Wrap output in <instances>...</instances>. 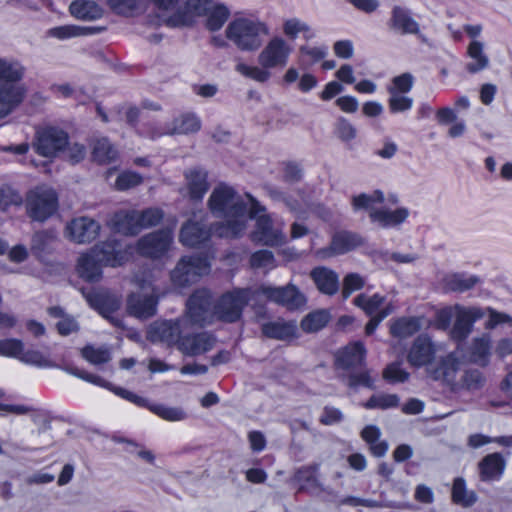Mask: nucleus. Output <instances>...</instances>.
<instances>
[{
  "instance_id": "obj_1",
  "label": "nucleus",
  "mask_w": 512,
  "mask_h": 512,
  "mask_svg": "<svg viewBox=\"0 0 512 512\" xmlns=\"http://www.w3.org/2000/svg\"><path fill=\"white\" fill-rule=\"evenodd\" d=\"M212 213L223 222L214 225L209 231L203 230L194 222V276L204 275L210 271L213 251L209 242L210 236L238 237L247 228L249 218L255 216L262 206L249 193L238 194L233 187L226 184L218 185L209 199Z\"/></svg>"
},
{
  "instance_id": "obj_2",
  "label": "nucleus",
  "mask_w": 512,
  "mask_h": 512,
  "mask_svg": "<svg viewBox=\"0 0 512 512\" xmlns=\"http://www.w3.org/2000/svg\"><path fill=\"white\" fill-rule=\"evenodd\" d=\"M254 294H256L255 291L251 289H234L223 294L213 304L207 289H194V325L209 324L215 319L225 322L237 321Z\"/></svg>"
},
{
  "instance_id": "obj_3",
  "label": "nucleus",
  "mask_w": 512,
  "mask_h": 512,
  "mask_svg": "<svg viewBox=\"0 0 512 512\" xmlns=\"http://www.w3.org/2000/svg\"><path fill=\"white\" fill-rule=\"evenodd\" d=\"M270 33L267 24L257 18L234 17L226 26L224 36L213 35L210 43L216 48H227L229 43L243 52H255Z\"/></svg>"
},
{
  "instance_id": "obj_4",
  "label": "nucleus",
  "mask_w": 512,
  "mask_h": 512,
  "mask_svg": "<svg viewBox=\"0 0 512 512\" xmlns=\"http://www.w3.org/2000/svg\"><path fill=\"white\" fill-rule=\"evenodd\" d=\"M146 337L152 343L176 346L183 354L192 355V295L186 300V312L182 316L151 323Z\"/></svg>"
},
{
  "instance_id": "obj_5",
  "label": "nucleus",
  "mask_w": 512,
  "mask_h": 512,
  "mask_svg": "<svg viewBox=\"0 0 512 512\" xmlns=\"http://www.w3.org/2000/svg\"><path fill=\"white\" fill-rule=\"evenodd\" d=\"M293 47L281 36L272 37L259 53V66L238 63L235 70L244 77L259 83H265L271 78L270 69L283 68L287 65Z\"/></svg>"
},
{
  "instance_id": "obj_6",
  "label": "nucleus",
  "mask_w": 512,
  "mask_h": 512,
  "mask_svg": "<svg viewBox=\"0 0 512 512\" xmlns=\"http://www.w3.org/2000/svg\"><path fill=\"white\" fill-rule=\"evenodd\" d=\"M58 206V195L48 186H37L26 194V213L33 221L45 222L57 212Z\"/></svg>"
},
{
  "instance_id": "obj_7",
  "label": "nucleus",
  "mask_w": 512,
  "mask_h": 512,
  "mask_svg": "<svg viewBox=\"0 0 512 512\" xmlns=\"http://www.w3.org/2000/svg\"><path fill=\"white\" fill-rule=\"evenodd\" d=\"M461 366L462 362L457 352H450L446 356L440 357L433 365H429L427 374L453 391L462 372Z\"/></svg>"
},
{
  "instance_id": "obj_8",
  "label": "nucleus",
  "mask_w": 512,
  "mask_h": 512,
  "mask_svg": "<svg viewBox=\"0 0 512 512\" xmlns=\"http://www.w3.org/2000/svg\"><path fill=\"white\" fill-rule=\"evenodd\" d=\"M230 14L229 7L217 0H194V17H202L210 32L219 31Z\"/></svg>"
},
{
  "instance_id": "obj_9",
  "label": "nucleus",
  "mask_w": 512,
  "mask_h": 512,
  "mask_svg": "<svg viewBox=\"0 0 512 512\" xmlns=\"http://www.w3.org/2000/svg\"><path fill=\"white\" fill-rule=\"evenodd\" d=\"M255 293L263 295L268 300L290 310L298 309L306 302L305 296L293 284H288L284 287L261 285Z\"/></svg>"
},
{
  "instance_id": "obj_10",
  "label": "nucleus",
  "mask_w": 512,
  "mask_h": 512,
  "mask_svg": "<svg viewBox=\"0 0 512 512\" xmlns=\"http://www.w3.org/2000/svg\"><path fill=\"white\" fill-rule=\"evenodd\" d=\"M68 145V134L58 128L48 127L37 132L34 148L44 157H55Z\"/></svg>"
},
{
  "instance_id": "obj_11",
  "label": "nucleus",
  "mask_w": 512,
  "mask_h": 512,
  "mask_svg": "<svg viewBox=\"0 0 512 512\" xmlns=\"http://www.w3.org/2000/svg\"><path fill=\"white\" fill-rule=\"evenodd\" d=\"M172 239L171 230H158L140 238L137 243V250L143 256L160 258L168 251Z\"/></svg>"
},
{
  "instance_id": "obj_12",
  "label": "nucleus",
  "mask_w": 512,
  "mask_h": 512,
  "mask_svg": "<svg viewBox=\"0 0 512 512\" xmlns=\"http://www.w3.org/2000/svg\"><path fill=\"white\" fill-rule=\"evenodd\" d=\"M264 212L265 208L262 206V210L249 218V220L255 219L256 221L255 230L251 234L252 240L263 245L281 244L284 240L282 228L274 227L271 218Z\"/></svg>"
},
{
  "instance_id": "obj_13",
  "label": "nucleus",
  "mask_w": 512,
  "mask_h": 512,
  "mask_svg": "<svg viewBox=\"0 0 512 512\" xmlns=\"http://www.w3.org/2000/svg\"><path fill=\"white\" fill-rule=\"evenodd\" d=\"M100 225L89 217H78L66 226L67 237L78 244L89 243L99 234Z\"/></svg>"
},
{
  "instance_id": "obj_14",
  "label": "nucleus",
  "mask_w": 512,
  "mask_h": 512,
  "mask_svg": "<svg viewBox=\"0 0 512 512\" xmlns=\"http://www.w3.org/2000/svg\"><path fill=\"white\" fill-rule=\"evenodd\" d=\"M436 351V347L431 339L426 335H420L410 347L407 359L410 365L414 367L426 366L427 368L429 365H433L434 362L432 360L435 357Z\"/></svg>"
},
{
  "instance_id": "obj_15",
  "label": "nucleus",
  "mask_w": 512,
  "mask_h": 512,
  "mask_svg": "<svg viewBox=\"0 0 512 512\" xmlns=\"http://www.w3.org/2000/svg\"><path fill=\"white\" fill-rule=\"evenodd\" d=\"M27 89L20 84H0V118L17 109L24 101Z\"/></svg>"
},
{
  "instance_id": "obj_16",
  "label": "nucleus",
  "mask_w": 512,
  "mask_h": 512,
  "mask_svg": "<svg viewBox=\"0 0 512 512\" xmlns=\"http://www.w3.org/2000/svg\"><path fill=\"white\" fill-rule=\"evenodd\" d=\"M90 253H92L104 266H120L128 258L127 252L124 251L115 240H109L96 245L90 250Z\"/></svg>"
},
{
  "instance_id": "obj_17",
  "label": "nucleus",
  "mask_w": 512,
  "mask_h": 512,
  "mask_svg": "<svg viewBox=\"0 0 512 512\" xmlns=\"http://www.w3.org/2000/svg\"><path fill=\"white\" fill-rule=\"evenodd\" d=\"M362 244L361 237L352 232L341 231L334 234L329 248L317 251L321 258L347 253Z\"/></svg>"
},
{
  "instance_id": "obj_18",
  "label": "nucleus",
  "mask_w": 512,
  "mask_h": 512,
  "mask_svg": "<svg viewBox=\"0 0 512 512\" xmlns=\"http://www.w3.org/2000/svg\"><path fill=\"white\" fill-rule=\"evenodd\" d=\"M88 301L103 317L110 320L117 327H123L122 320L112 316L121 305L118 297L107 293H95L88 296Z\"/></svg>"
},
{
  "instance_id": "obj_19",
  "label": "nucleus",
  "mask_w": 512,
  "mask_h": 512,
  "mask_svg": "<svg viewBox=\"0 0 512 512\" xmlns=\"http://www.w3.org/2000/svg\"><path fill=\"white\" fill-rule=\"evenodd\" d=\"M410 211L406 207L390 209L381 207L370 212V220L382 228H394L403 224L409 217Z\"/></svg>"
},
{
  "instance_id": "obj_20",
  "label": "nucleus",
  "mask_w": 512,
  "mask_h": 512,
  "mask_svg": "<svg viewBox=\"0 0 512 512\" xmlns=\"http://www.w3.org/2000/svg\"><path fill=\"white\" fill-rule=\"evenodd\" d=\"M157 304L158 299L153 294H131L127 300V311L134 317L147 319L156 314Z\"/></svg>"
},
{
  "instance_id": "obj_21",
  "label": "nucleus",
  "mask_w": 512,
  "mask_h": 512,
  "mask_svg": "<svg viewBox=\"0 0 512 512\" xmlns=\"http://www.w3.org/2000/svg\"><path fill=\"white\" fill-rule=\"evenodd\" d=\"M366 349L362 342H353L336 354V365L344 370L360 367L365 360Z\"/></svg>"
},
{
  "instance_id": "obj_22",
  "label": "nucleus",
  "mask_w": 512,
  "mask_h": 512,
  "mask_svg": "<svg viewBox=\"0 0 512 512\" xmlns=\"http://www.w3.org/2000/svg\"><path fill=\"white\" fill-rule=\"evenodd\" d=\"M110 223L114 230L125 235H136L141 231L137 210H120L113 215Z\"/></svg>"
},
{
  "instance_id": "obj_23",
  "label": "nucleus",
  "mask_w": 512,
  "mask_h": 512,
  "mask_svg": "<svg viewBox=\"0 0 512 512\" xmlns=\"http://www.w3.org/2000/svg\"><path fill=\"white\" fill-rule=\"evenodd\" d=\"M192 129V118L189 114L182 115L176 118L173 123L168 127L162 126H147L143 132L144 135L151 139H156L164 135L185 134Z\"/></svg>"
},
{
  "instance_id": "obj_24",
  "label": "nucleus",
  "mask_w": 512,
  "mask_h": 512,
  "mask_svg": "<svg viewBox=\"0 0 512 512\" xmlns=\"http://www.w3.org/2000/svg\"><path fill=\"white\" fill-rule=\"evenodd\" d=\"M311 278L318 290L323 294L333 295L339 289V277L336 272L329 268H314L311 271Z\"/></svg>"
},
{
  "instance_id": "obj_25",
  "label": "nucleus",
  "mask_w": 512,
  "mask_h": 512,
  "mask_svg": "<svg viewBox=\"0 0 512 512\" xmlns=\"http://www.w3.org/2000/svg\"><path fill=\"white\" fill-rule=\"evenodd\" d=\"M26 68L17 59L0 57V84H17L25 75Z\"/></svg>"
},
{
  "instance_id": "obj_26",
  "label": "nucleus",
  "mask_w": 512,
  "mask_h": 512,
  "mask_svg": "<svg viewBox=\"0 0 512 512\" xmlns=\"http://www.w3.org/2000/svg\"><path fill=\"white\" fill-rule=\"evenodd\" d=\"M441 282L446 291L465 292L479 283V278L468 273H447Z\"/></svg>"
},
{
  "instance_id": "obj_27",
  "label": "nucleus",
  "mask_w": 512,
  "mask_h": 512,
  "mask_svg": "<svg viewBox=\"0 0 512 512\" xmlns=\"http://www.w3.org/2000/svg\"><path fill=\"white\" fill-rule=\"evenodd\" d=\"M71 15L79 20L93 21L102 17V8L92 0H74L70 6Z\"/></svg>"
},
{
  "instance_id": "obj_28",
  "label": "nucleus",
  "mask_w": 512,
  "mask_h": 512,
  "mask_svg": "<svg viewBox=\"0 0 512 512\" xmlns=\"http://www.w3.org/2000/svg\"><path fill=\"white\" fill-rule=\"evenodd\" d=\"M149 0H107L112 12L124 17H132L146 11Z\"/></svg>"
},
{
  "instance_id": "obj_29",
  "label": "nucleus",
  "mask_w": 512,
  "mask_h": 512,
  "mask_svg": "<svg viewBox=\"0 0 512 512\" xmlns=\"http://www.w3.org/2000/svg\"><path fill=\"white\" fill-rule=\"evenodd\" d=\"M103 264L92 253L83 254L78 260L79 275L90 282L98 281L102 276Z\"/></svg>"
},
{
  "instance_id": "obj_30",
  "label": "nucleus",
  "mask_w": 512,
  "mask_h": 512,
  "mask_svg": "<svg viewBox=\"0 0 512 512\" xmlns=\"http://www.w3.org/2000/svg\"><path fill=\"white\" fill-rule=\"evenodd\" d=\"M504 467L505 463L501 454H489L479 464L481 478L483 480H498Z\"/></svg>"
},
{
  "instance_id": "obj_31",
  "label": "nucleus",
  "mask_w": 512,
  "mask_h": 512,
  "mask_svg": "<svg viewBox=\"0 0 512 512\" xmlns=\"http://www.w3.org/2000/svg\"><path fill=\"white\" fill-rule=\"evenodd\" d=\"M491 353V337L485 333L473 339L470 347L471 360L480 365H486Z\"/></svg>"
},
{
  "instance_id": "obj_32",
  "label": "nucleus",
  "mask_w": 512,
  "mask_h": 512,
  "mask_svg": "<svg viewBox=\"0 0 512 512\" xmlns=\"http://www.w3.org/2000/svg\"><path fill=\"white\" fill-rule=\"evenodd\" d=\"M192 279V257H183L171 272V280L176 288L184 289L190 286Z\"/></svg>"
},
{
  "instance_id": "obj_33",
  "label": "nucleus",
  "mask_w": 512,
  "mask_h": 512,
  "mask_svg": "<svg viewBox=\"0 0 512 512\" xmlns=\"http://www.w3.org/2000/svg\"><path fill=\"white\" fill-rule=\"evenodd\" d=\"M385 200L384 193L380 190H374L370 193H360L351 199L354 211L366 210L369 213L372 210H378L377 204L383 203Z\"/></svg>"
},
{
  "instance_id": "obj_34",
  "label": "nucleus",
  "mask_w": 512,
  "mask_h": 512,
  "mask_svg": "<svg viewBox=\"0 0 512 512\" xmlns=\"http://www.w3.org/2000/svg\"><path fill=\"white\" fill-rule=\"evenodd\" d=\"M380 435V429L375 425H368L361 432L363 440L370 446L371 453L376 457L384 456L388 450L387 442L381 441Z\"/></svg>"
},
{
  "instance_id": "obj_35",
  "label": "nucleus",
  "mask_w": 512,
  "mask_h": 512,
  "mask_svg": "<svg viewBox=\"0 0 512 512\" xmlns=\"http://www.w3.org/2000/svg\"><path fill=\"white\" fill-rule=\"evenodd\" d=\"M421 325L418 317H402L391 324L390 332L395 337L406 338L418 332Z\"/></svg>"
},
{
  "instance_id": "obj_36",
  "label": "nucleus",
  "mask_w": 512,
  "mask_h": 512,
  "mask_svg": "<svg viewBox=\"0 0 512 512\" xmlns=\"http://www.w3.org/2000/svg\"><path fill=\"white\" fill-rule=\"evenodd\" d=\"M392 20L394 27L401 30L402 33L416 34L419 31L418 23L409 15V12L402 7H394Z\"/></svg>"
},
{
  "instance_id": "obj_37",
  "label": "nucleus",
  "mask_w": 512,
  "mask_h": 512,
  "mask_svg": "<svg viewBox=\"0 0 512 512\" xmlns=\"http://www.w3.org/2000/svg\"><path fill=\"white\" fill-rule=\"evenodd\" d=\"M284 34L294 40L299 34H302L306 40L313 39L316 36L315 31L304 21L298 18L287 19L283 24Z\"/></svg>"
},
{
  "instance_id": "obj_38",
  "label": "nucleus",
  "mask_w": 512,
  "mask_h": 512,
  "mask_svg": "<svg viewBox=\"0 0 512 512\" xmlns=\"http://www.w3.org/2000/svg\"><path fill=\"white\" fill-rule=\"evenodd\" d=\"M483 383V375L478 369L462 370L453 392L477 390L482 387Z\"/></svg>"
},
{
  "instance_id": "obj_39",
  "label": "nucleus",
  "mask_w": 512,
  "mask_h": 512,
  "mask_svg": "<svg viewBox=\"0 0 512 512\" xmlns=\"http://www.w3.org/2000/svg\"><path fill=\"white\" fill-rule=\"evenodd\" d=\"M118 155L117 150L105 137L95 140L92 150V156L100 164H106L114 161Z\"/></svg>"
},
{
  "instance_id": "obj_40",
  "label": "nucleus",
  "mask_w": 512,
  "mask_h": 512,
  "mask_svg": "<svg viewBox=\"0 0 512 512\" xmlns=\"http://www.w3.org/2000/svg\"><path fill=\"white\" fill-rule=\"evenodd\" d=\"M467 53L472 59V61L467 64V70L470 73H477L488 66L489 60L483 52V44L481 42H471Z\"/></svg>"
},
{
  "instance_id": "obj_41",
  "label": "nucleus",
  "mask_w": 512,
  "mask_h": 512,
  "mask_svg": "<svg viewBox=\"0 0 512 512\" xmlns=\"http://www.w3.org/2000/svg\"><path fill=\"white\" fill-rule=\"evenodd\" d=\"M262 332L269 338L286 340L294 335L295 325L280 321L269 322L262 326Z\"/></svg>"
},
{
  "instance_id": "obj_42",
  "label": "nucleus",
  "mask_w": 512,
  "mask_h": 512,
  "mask_svg": "<svg viewBox=\"0 0 512 512\" xmlns=\"http://www.w3.org/2000/svg\"><path fill=\"white\" fill-rule=\"evenodd\" d=\"M354 304L361 308L367 315L373 316L379 313L385 303V297L376 293L371 296L360 294L354 299Z\"/></svg>"
},
{
  "instance_id": "obj_43",
  "label": "nucleus",
  "mask_w": 512,
  "mask_h": 512,
  "mask_svg": "<svg viewBox=\"0 0 512 512\" xmlns=\"http://www.w3.org/2000/svg\"><path fill=\"white\" fill-rule=\"evenodd\" d=\"M452 499L456 504L469 507L475 503L476 495L466 489L465 481L462 478H457L452 487Z\"/></svg>"
},
{
  "instance_id": "obj_44",
  "label": "nucleus",
  "mask_w": 512,
  "mask_h": 512,
  "mask_svg": "<svg viewBox=\"0 0 512 512\" xmlns=\"http://www.w3.org/2000/svg\"><path fill=\"white\" fill-rule=\"evenodd\" d=\"M81 355L93 365L104 364L111 360L110 350L105 346L95 347L93 345H86L81 349Z\"/></svg>"
},
{
  "instance_id": "obj_45",
  "label": "nucleus",
  "mask_w": 512,
  "mask_h": 512,
  "mask_svg": "<svg viewBox=\"0 0 512 512\" xmlns=\"http://www.w3.org/2000/svg\"><path fill=\"white\" fill-rule=\"evenodd\" d=\"M329 319L330 314L327 310L314 311L302 320L301 327L306 332H316L322 329Z\"/></svg>"
},
{
  "instance_id": "obj_46",
  "label": "nucleus",
  "mask_w": 512,
  "mask_h": 512,
  "mask_svg": "<svg viewBox=\"0 0 512 512\" xmlns=\"http://www.w3.org/2000/svg\"><path fill=\"white\" fill-rule=\"evenodd\" d=\"M56 239V234L53 230H43L36 232L32 236L31 250L34 254L40 255L47 251L49 245Z\"/></svg>"
},
{
  "instance_id": "obj_47",
  "label": "nucleus",
  "mask_w": 512,
  "mask_h": 512,
  "mask_svg": "<svg viewBox=\"0 0 512 512\" xmlns=\"http://www.w3.org/2000/svg\"><path fill=\"white\" fill-rule=\"evenodd\" d=\"M299 52L303 61L313 65L328 55V47L326 45H303Z\"/></svg>"
},
{
  "instance_id": "obj_48",
  "label": "nucleus",
  "mask_w": 512,
  "mask_h": 512,
  "mask_svg": "<svg viewBox=\"0 0 512 512\" xmlns=\"http://www.w3.org/2000/svg\"><path fill=\"white\" fill-rule=\"evenodd\" d=\"M150 410L167 421H181L186 418V413L179 407H169L163 404H154Z\"/></svg>"
},
{
  "instance_id": "obj_49",
  "label": "nucleus",
  "mask_w": 512,
  "mask_h": 512,
  "mask_svg": "<svg viewBox=\"0 0 512 512\" xmlns=\"http://www.w3.org/2000/svg\"><path fill=\"white\" fill-rule=\"evenodd\" d=\"M399 404V397L396 394H377L373 395L366 403L367 409H388L397 407Z\"/></svg>"
},
{
  "instance_id": "obj_50",
  "label": "nucleus",
  "mask_w": 512,
  "mask_h": 512,
  "mask_svg": "<svg viewBox=\"0 0 512 512\" xmlns=\"http://www.w3.org/2000/svg\"><path fill=\"white\" fill-rule=\"evenodd\" d=\"M414 84V77L410 73H403L395 76L387 87L388 93L406 94L411 91Z\"/></svg>"
},
{
  "instance_id": "obj_51",
  "label": "nucleus",
  "mask_w": 512,
  "mask_h": 512,
  "mask_svg": "<svg viewBox=\"0 0 512 512\" xmlns=\"http://www.w3.org/2000/svg\"><path fill=\"white\" fill-rule=\"evenodd\" d=\"M300 489H313L317 486V467L308 466L300 468L295 474Z\"/></svg>"
},
{
  "instance_id": "obj_52",
  "label": "nucleus",
  "mask_w": 512,
  "mask_h": 512,
  "mask_svg": "<svg viewBox=\"0 0 512 512\" xmlns=\"http://www.w3.org/2000/svg\"><path fill=\"white\" fill-rule=\"evenodd\" d=\"M24 344L20 339L6 338L0 340V355L20 359Z\"/></svg>"
},
{
  "instance_id": "obj_53",
  "label": "nucleus",
  "mask_w": 512,
  "mask_h": 512,
  "mask_svg": "<svg viewBox=\"0 0 512 512\" xmlns=\"http://www.w3.org/2000/svg\"><path fill=\"white\" fill-rule=\"evenodd\" d=\"M19 360L25 364L33 365L39 368H47L54 366L52 361L49 360L42 352L38 350H23Z\"/></svg>"
},
{
  "instance_id": "obj_54",
  "label": "nucleus",
  "mask_w": 512,
  "mask_h": 512,
  "mask_svg": "<svg viewBox=\"0 0 512 512\" xmlns=\"http://www.w3.org/2000/svg\"><path fill=\"white\" fill-rule=\"evenodd\" d=\"M388 106L391 113L409 111L413 106V99L405 94L389 93Z\"/></svg>"
},
{
  "instance_id": "obj_55",
  "label": "nucleus",
  "mask_w": 512,
  "mask_h": 512,
  "mask_svg": "<svg viewBox=\"0 0 512 512\" xmlns=\"http://www.w3.org/2000/svg\"><path fill=\"white\" fill-rule=\"evenodd\" d=\"M23 198L20 193L11 187H3L0 189V210L6 211L12 206H20Z\"/></svg>"
},
{
  "instance_id": "obj_56",
  "label": "nucleus",
  "mask_w": 512,
  "mask_h": 512,
  "mask_svg": "<svg viewBox=\"0 0 512 512\" xmlns=\"http://www.w3.org/2000/svg\"><path fill=\"white\" fill-rule=\"evenodd\" d=\"M365 280L364 278L358 274V273H349L347 274L343 279V289H342V296L344 299H347L350 297V295L362 289L364 287Z\"/></svg>"
},
{
  "instance_id": "obj_57",
  "label": "nucleus",
  "mask_w": 512,
  "mask_h": 512,
  "mask_svg": "<svg viewBox=\"0 0 512 512\" xmlns=\"http://www.w3.org/2000/svg\"><path fill=\"white\" fill-rule=\"evenodd\" d=\"M142 182V176L136 172L125 171L118 175L115 188L119 191H125L136 187Z\"/></svg>"
},
{
  "instance_id": "obj_58",
  "label": "nucleus",
  "mask_w": 512,
  "mask_h": 512,
  "mask_svg": "<svg viewBox=\"0 0 512 512\" xmlns=\"http://www.w3.org/2000/svg\"><path fill=\"white\" fill-rule=\"evenodd\" d=\"M164 213L159 208H148L139 211L141 230L156 226L163 219Z\"/></svg>"
},
{
  "instance_id": "obj_59",
  "label": "nucleus",
  "mask_w": 512,
  "mask_h": 512,
  "mask_svg": "<svg viewBox=\"0 0 512 512\" xmlns=\"http://www.w3.org/2000/svg\"><path fill=\"white\" fill-rule=\"evenodd\" d=\"M336 136L344 142H350L357 136L355 126L345 118L338 119L335 126Z\"/></svg>"
},
{
  "instance_id": "obj_60",
  "label": "nucleus",
  "mask_w": 512,
  "mask_h": 512,
  "mask_svg": "<svg viewBox=\"0 0 512 512\" xmlns=\"http://www.w3.org/2000/svg\"><path fill=\"white\" fill-rule=\"evenodd\" d=\"M383 377L390 383H403L408 380L409 373L401 367L400 363H392L383 371Z\"/></svg>"
},
{
  "instance_id": "obj_61",
  "label": "nucleus",
  "mask_w": 512,
  "mask_h": 512,
  "mask_svg": "<svg viewBox=\"0 0 512 512\" xmlns=\"http://www.w3.org/2000/svg\"><path fill=\"white\" fill-rule=\"evenodd\" d=\"M251 266L254 268H263L270 270L275 266V259L271 251L260 250L252 254Z\"/></svg>"
},
{
  "instance_id": "obj_62",
  "label": "nucleus",
  "mask_w": 512,
  "mask_h": 512,
  "mask_svg": "<svg viewBox=\"0 0 512 512\" xmlns=\"http://www.w3.org/2000/svg\"><path fill=\"white\" fill-rule=\"evenodd\" d=\"M491 442H496L503 446H510L512 445V437L501 436L493 439L483 434H473L468 440L469 445L473 448H479Z\"/></svg>"
},
{
  "instance_id": "obj_63",
  "label": "nucleus",
  "mask_w": 512,
  "mask_h": 512,
  "mask_svg": "<svg viewBox=\"0 0 512 512\" xmlns=\"http://www.w3.org/2000/svg\"><path fill=\"white\" fill-rule=\"evenodd\" d=\"M192 22V12L188 5V2L186 3V6L183 11L178 10L176 13H174L172 16H170L166 23L170 27H181V26H188Z\"/></svg>"
},
{
  "instance_id": "obj_64",
  "label": "nucleus",
  "mask_w": 512,
  "mask_h": 512,
  "mask_svg": "<svg viewBox=\"0 0 512 512\" xmlns=\"http://www.w3.org/2000/svg\"><path fill=\"white\" fill-rule=\"evenodd\" d=\"M215 339L208 332L194 333V355L210 350Z\"/></svg>"
}]
</instances>
